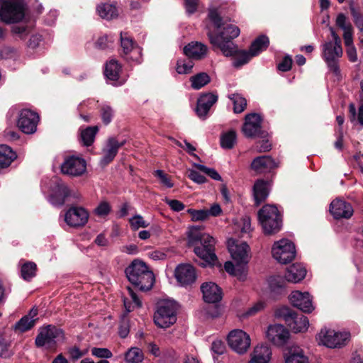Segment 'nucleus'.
Instances as JSON below:
<instances>
[{
	"label": "nucleus",
	"mask_w": 363,
	"mask_h": 363,
	"mask_svg": "<svg viewBox=\"0 0 363 363\" xmlns=\"http://www.w3.org/2000/svg\"><path fill=\"white\" fill-rule=\"evenodd\" d=\"M208 18L216 30H208L207 32V36L213 48L219 49L225 57H233V65L235 68H240L248 63L254 56L251 55L250 51L239 50L233 41L240 35V28L235 25L225 22L215 9L209 10Z\"/></svg>",
	"instance_id": "obj_1"
},
{
	"label": "nucleus",
	"mask_w": 363,
	"mask_h": 363,
	"mask_svg": "<svg viewBox=\"0 0 363 363\" xmlns=\"http://www.w3.org/2000/svg\"><path fill=\"white\" fill-rule=\"evenodd\" d=\"M215 239L203 233L198 227H191L187 233V245L194 248V252L201 259L199 264L202 267H213L218 262L215 253Z\"/></svg>",
	"instance_id": "obj_2"
},
{
	"label": "nucleus",
	"mask_w": 363,
	"mask_h": 363,
	"mask_svg": "<svg viewBox=\"0 0 363 363\" xmlns=\"http://www.w3.org/2000/svg\"><path fill=\"white\" fill-rule=\"evenodd\" d=\"M125 274L130 283L141 291H150L155 281V275L147 265L137 259L125 268Z\"/></svg>",
	"instance_id": "obj_3"
},
{
	"label": "nucleus",
	"mask_w": 363,
	"mask_h": 363,
	"mask_svg": "<svg viewBox=\"0 0 363 363\" xmlns=\"http://www.w3.org/2000/svg\"><path fill=\"white\" fill-rule=\"evenodd\" d=\"M258 219L265 235L277 233L282 227V216L274 205H264L258 211Z\"/></svg>",
	"instance_id": "obj_4"
},
{
	"label": "nucleus",
	"mask_w": 363,
	"mask_h": 363,
	"mask_svg": "<svg viewBox=\"0 0 363 363\" xmlns=\"http://www.w3.org/2000/svg\"><path fill=\"white\" fill-rule=\"evenodd\" d=\"M64 338L65 333L62 329L54 325H47L39 328L35 339V345L38 348L54 351L57 347V342Z\"/></svg>",
	"instance_id": "obj_5"
},
{
	"label": "nucleus",
	"mask_w": 363,
	"mask_h": 363,
	"mask_svg": "<svg viewBox=\"0 0 363 363\" xmlns=\"http://www.w3.org/2000/svg\"><path fill=\"white\" fill-rule=\"evenodd\" d=\"M25 17L22 0H0V19L6 23H14Z\"/></svg>",
	"instance_id": "obj_6"
},
{
	"label": "nucleus",
	"mask_w": 363,
	"mask_h": 363,
	"mask_svg": "<svg viewBox=\"0 0 363 363\" xmlns=\"http://www.w3.org/2000/svg\"><path fill=\"white\" fill-rule=\"evenodd\" d=\"M177 320V306L171 301H162L157 303L154 314V322L161 328H167L174 325Z\"/></svg>",
	"instance_id": "obj_7"
},
{
	"label": "nucleus",
	"mask_w": 363,
	"mask_h": 363,
	"mask_svg": "<svg viewBox=\"0 0 363 363\" xmlns=\"http://www.w3.org/2000/svg\"><path fill=\"white\" fill-rule=\"evenodd\" d=\"M276 314L283 318L286 324L295 333H303L307 330L309 321L306 316L302 313H298L289 307L279 308Z\"/></svg>",
	"instance_id": "obj_8"
},
{
	"label": "nucleus",
	"mask_w": 363,
	"mask_h": 363,
	"mask_svg": "<svg viewBox=\"0 0 363 363\" xmlns=\"http://www.w3.org/2000/svg\"><path fill=\"white\" fill-rule=\"evenodd\" d=\"M272 254L279 263L286 264L294 259L296 252L295 245L291 240L282 239L274 242Z\"/></svg>",
	"instance_id": "obj_9"
},
{
	"label": "nucleus",
	"mask_w": 363,
	"mask_h": 363,
	"mask_svg": "<svg viewBox=\"0 0 363 363\" xmlns=\"http://www.w3.org/2000/svg\"><path fill=\"white\" fill-rule=\"evenodd\" d=\"M350 337V333L336 332L333 330L323 328L318 333L317 340L323 345L330 348H335L345 345Z\"/></svg>",
	"instance_id": "obj_10"
},
{
	"label": "nucleus",
	"mask_w": 363,
	"mask_h": 363,
	"mask_svg": "<svg viewBox=\"0 0 363 363\" xmlns=\"http://www.w3.org/2000/svg\"><path fill=\"white\" fill-rule=\"evenodd\" d=\"M230 347L238 354L245 353L250 346V335L242 330H232L227 337Z\"/></svg>",
	"instance_id": "obj_11"
},
{
	"label": "nucleus",
	"mask_w": 363,
	"mask_h": 363,
	"mask_svg": "<svg viewBox=\"0 0 363 363\" xmlns=\"http://www.w3.org/2000/svg\"><path fill=\"white\" fill-rule=\"evenodd\" d=\"M38 114L30 109H23L20 111L17 125L23 133L32 134L36 131Z\"/></svg>",
	"instance_id": "obj_12"
},
{
	"label": "nucleus",
	"mask_w": 363,
	"mask_h": 363,
	"mask_svg": "<svg viewBox=\"0 0 363 363\" xmlns=\"http://www.w3.org/2000/svg\"><path fill=\"white\" fill-rule=\"evenodd\" d=\"M86 169V161L79 157L69 156L61 164V172L64 174L77 177L83 174Z\"/></svg>",
	"instance_id": "obj_13"
},
{
	"label": "nucleus",
	"mask_w": 363,
	"mask_h": 363,
	"mask_svg": "<svg viewBox=\"0 0 363 363\" xmlns=\"http://www.w3.org/2000/svg\"><path fill=\"white\" fill-rule=\"evenodd\" d=\"M88 219L89 213L83 207L72 206L67 211L65 215L66 223L74 228L84 226Z\"/></svg>",
	"instance_id": "obj_14"
},
{
	"label": "nucleus",
	"mask_w": 363,
	"mask_h": 363,
	"mask_svg": "<svg viewBox=\"0 0 363 363\" xmlns=\"http://www.w3.org/2000/svg\"><path fill=\"white\" fill-rule=\"evenodd\" d=\"M289 330L281 324L271 325L267 331V337L274 345L282 346L289 339Z\"/></svg>",
	"instance_id": "obj_15"
},
{
	"label": "nucleus",
	"mask_w": 363,
	"mask_h": 363,
	"mask_svg": "<svg viewBox=\"0 0 363 363\" xmlns=\"http://www.w3.org/2000/svg\"><path fill=\"white\" fill-rule=\"evenodd\" d=\"M71 191L61 179H57L50 195V202L55 206H62L70 196Z\"/></svg>",
	"instance_id": "obj_16"
},
{
	"label": "nucleus",
	"mask_w": 363,
	"mask_h": 363,
	"mask_svg": "<svg viewBox=\"0 0 363 363\" xmlns=\"http://www.w3.org/2000/svg\"><path fill=\"white\" fill-rule=\"evenodd\" d=\"M174 277L181 286L191 285L196 279L195 268L190 264H180L174 271Z\"/></svg>",
	"instance_id": "obj_17"
},
{
	"label": "nucleus",
	"mask_w": 363,
	"mask_h": 363,
	"mask_svg": "<svg viewBox=\"0 0 363 363\" xmlns=\"http://www.w3.org/2000/svg\"><path fill=\"white\" fill-rule=\"evenodd\" d=\"M218 95L211 92L203 93L197 100L195 111L201 119H205L212 107L218 101Z\"/></svg>",
	"instance_id": "obj_18"
},
{
	"label": "nucleus",
	"mask_w": 363,
	"mask_h": 363,
	"mask_svg": "<svg viewBox=\"0 0 363 363\" xmlns=\"http://www.w3.org/2000/svg\"><path fill=\"white\" fill-rule=\"evenodd\" d=\"M289 300L293 306L297 308L303 313H310L314 309L312 304V300L308 292L302 293L298 291H294L289 296Z\"/></svg>",
	"instance_id": "obj_19"
},
{
	"label": "nucleus",
	"mask_w": 363,
	"mask_h": 363,
	"mask_svg": "<svg viewBox=\"0 0 363 363\" xmlns=\"http://www.w3.org/2000/svg\"><path fill=\"white\" fill-rule=\"evenodd\" d=\"M352 205L341 199L333 200L330 205V213L336 220L341 218L349 219L353 215Z\"/></svg>",
	"instance_id": "obj_20"
},
{
	"label": "nucleus",
	"mask_w": 363,
	"mask_h": 363,
	"mask_svg": "<svg viewBox=\"0 0 363 363\" xmlns=\"http://www.w3.org/2000/svg\"><path fill=\"white\" fill-rule=\"evenodd\" d=\"M278 167L277 163L270 156L262 155L256 157L252 161L250 168L257 174L271 172Z\"/></svg>",
	"instance_id": "obj_21"
},
{
	"label": "nucleus",
	"mask_w": 363,
	"mask_h": 363,
	"mask_svg": "<svg viewBox=\"0 0 363 363\" xmlns=\"http://www.w3.org/2000/svg\"><path fill=\"white\" fill-rule=\"evenodd\" d=\"M203 301L209 303H217L223 298L222 289L214 282H205L201 286Z\"/></svg>",
	"instance_id": "obj_22"
},
{
	"label": "nucleus",
	"mask_w": 363,
	"mask_h": 363,
	"mask_svg": "<svg viewBox=\"0 0 363 363\" xmlns=\"http://www.w3.org/2000/svg\"><path fill=\"white\" fill-rule=\"evenodd\" d=\"M208 52V47L200 42H191L184 48L186 57L195 60L203 59Z\"/></svg>",
	"instance_id": "obj_23"
},
{
	"label": "nucleus",
	"mask_w": 363,
	"mask_h": 363,
	"mask_svg": "<svg viewBox=\"0 0 363 363\" xmlns=\"http://www.w3.org/2000/svg\"><path fill=\"white\" fill-rule=\"evenodd\" d=\"M250 250V246L245 242L231 246L229 248L231 257L235 262L248 263Z\"/></svg>",
	"instance_id": "obj_24"
},
{
	"label": "nucleus",
	"mask_w": 363,
	"mask_h": 363,
	"mask_svg": "<svg viewBox=\"0 0 363 363\" xmlns=\"http://www.w3.org/2000/svg\"><path fill=\"white\" fill-rule=\"evenodd\" d=\"M346 16L344 13H340L336 18L335 23L337 27L344 31L343 38L346 47L353 45V28L350 23H346Z\"/></svg>",
	"instance_id": "obj_25"
},
{
	"label": "nucleus",
	"mask_w": 363,
	"mask_h": 363,
	"mask_svg": "<svg viewBox=\"0 0 363 363\" xmlns=\"http://www.w3.org/2000/svg\"><path fill=\"white\" fill-rule=\"evenodd\" d=\"M121 69V65L113 59L106 64L104 73L106 78L112 82L111 84L113 85H121L122 84L121 82H118Z\"/></svg>",
	"instance_id": "obj_26"
},
{
	"label": "nucleus",
	"mask_w": 363,
	"mask_h": 363,
	"mask_svg": "<svg viewBox=\"0 0 363 363\" xmlns=\"http://www.w3.org/2000/svg\"><path fill=\"white\" fill-rule=\"evenodd\" d=\"M268 182L264 179H257L253 185L255 204L259 206L269 195Z\"/></svg>",
	"instance_id": "obj_27"
},
{
	"label": "nucleus",
	"mask_w": 363,
	"mask_h": 363,
	"mask_svg": "<svg viewBox=\"0 0 363 363\" xmlns=\"http://www.w3.org/2000/svg\"><path fill=\"white\" fill-rule=\"evenodd\" d=\"M306 275V269L300 264H293L285 272V279L288 282L297 283L303 280Z\"/></svg>",
	"instance_id": "obj_28"
},
{
	"label": "nucleus",
	"mask_w": 363,
	"mask_h": 363,
	"mask_svg": "<svg viewBox=\"0 0 363 363\" xmlns=\"http://www.w3.org/2000/svg\"><path fill=\"white\" fill-rule=\"evenodd\" d=\"M242 130L247 138H267L268 137V133L266 130H263L262 127L250 123L247 119L242 125Z\"/></svg>",
	"instance_id": "obj_29"
},
{
	"label": "nucleus",
	"mask_w": 363,
	"mask_h": 363,
	"mask_svg": "<svg viewBox=\"0 0 363 363\" xmlns=\"http://www.w3.org/2000/svg\"><path fill=\"white\" fill-rule=\"evenodd\" d=\"M342 48L340 45H335L333 41L325 42L323 45V57L324 60L341 57Z\"/></svg>",
	"instance_id": "obj_30"
},
{
	"label": "nucleus",
	"mask_w": 363,
	"mask_h": 363,
	"mask_svg": "<svg viewBox=\"0 0 363 363\" xmlns=\"http://www.w3.org/2000/svg\"><path fill=\"white\" fill-rule=\"evenodd\" d=\"M17 155L11 147L7 145H0V169L10 166L11 162L16 160Z\"/></svg>",
	"instance_id": "obj_31"
},
{
	"label": "nucleus",
	"mask_w": 363,
	"mask_h": 363,
	"mask_svg": "<svg viewBox=\"0 0 363 363\" xmlns=\"http://www.w3.org/2000/svg\"><path fill=\"white\" fill-rule=\"evenodd\" d=\"M96 11L102 18L106 20L116 18L118 16V10L113 4L102 3L97 6Z\"/></svg>",
	"instance_id": "obj_32"
},
{
	"label": "nucleus",
	"mask_w": 363,
	"mask_h": 363,
	"mask_svg": "<svg viewBox=\"0 0 363 363\" xmlns=\"http://www.w3.org/2000/svg\"><path fill=\"white\" fill-rule=\"evenodd\" d=\"M269 45V39L265 35H260L255 38L250 46L249 51L254 57L258 55L261 52L266 50Z\"/></svg>",
	"instance_id": "obj_33"
},
{
	"label": "nucleus",
	"mask_w": 363,
	"mask_h": 363,
	"mask_svg": "<svg viewBox=\"0 0 363 363\" xmlns=\"http://www.w3.org/2000/svg\"><path fill=\"white\" fill-rule=\"evenodd\" d=\"M118 152L117 147L108 138L106 143V149L104 150V156L101 159V164L103 166L109 164L113 162Z\"/></svg>",
	"instance_id": "obj_34"
},
{
	"label": "nucleus",
	"mask_w": 363,
	"mask_h": 363,
	"mask_svg": "<svg viewBox=\"0 0 363 363\" xmlns=\"http://www.w3.org/2000/svg\"><path fill=\"white\" fill-rule=\"evenodd\" d=\"M98 132L99 127L97 125L88 126L84 130H82L80 138L83 145L86 147L91 146L94 143L96 135Z\"/></svg>",
	"instance_id": "obj_35"
},
{
	"label": "nucleus",
	"mask_w": 363,
	"mask_h": 363,
	"mask_svg": "<svg viewBox=\"0 0 363 363\" xmlns=\"http://www.w3.org/2000/svg\"><path fill=\"white\" fill-rule=\"evenodd\" d=\"M285 277L271 276L269 279V286L272 293L275 294H281L286 284Z\"/></svg>",
	"instance_id": "obj_36"
},
{
	"label": "nucleus",
	"mask_w": 363,
	"mask_h": 363,
	"mask_svg": "<svg viewBox=\"0 0 363 363\" xmlns=\"http://www.w3.org/2000/svg\"><path fill=\"white\" fill-rule=\"evenodd\" d=\"M191 87L195 90H199L210 83L211 77L206 72H199L190 77Z\"/></svg>",
	"instance_id": "obj_37"
},
{
	"label": "nucleus",
	"mask_w": 363,
	"mask_h": 363,
	"mask_svg": "<svg viewBox=\"0 0 363 363\" xmlns=\"http://www.w3.org/2000/svg\"><path fill=\"white\" fill-rule=\"evenodd\" d=\"M237 134L235 130H230L220 135V143L223 149L231 150L236 143Z\"/></svg>",
	"instance_id": "obj_38"
},
{
	"label": "nucleus",
	"mask_w": 363,
	"mask_h": 363,
	"mask_svg": "<svg viewBox=\"0 0 363 363\" xmlns=\"http://www.w3.org/2000/svg\"><path fill=\"white\" fill-rule=\"evenodd\" d=\"M38 320V318L30 320L29 315H24L16 323L13 329L15 331L25 333L33 328Z\"/></svg>",
	"instance_id": "obj_39"
},
{
	"label": "nucleus",
	"mask_w": 363,
	"mask_h": 363,
	"mask_svg": "<svg viewBox=\"0 0 363 363\" xmlns=\"http://www.w3.org/2000/svg\"><path fill=\"white\" fill-rule=\"evenodd\" d=\"M120 38L121 47L122 49L121 56L122 57H123V55H128L130 51H133L135 48L138 46L133 38L127 36V33H123L121 32L120 34Z\"/></svg>",
	"instance_id": "obj_40"
},
{
	"label": "nucleus",
	"mask_w": 363,
	"mask_h": 363,
	"mask_svg": "<svg viewBox=\"0 0 363 363\" xmlns=\"http://www.w3.org/2000/svg\"><path fill=\"white\" fill-rule=\"evenodd\" d=\"M348 118L351 123L357 122L363 127V103L359 106L357 114L355 105L350 103L348 106Z\"/></svg>",
	"instance_id": "obj_41"
},
{
	"label": "nucleus",
	"mask_w": 363,
	"mask_h": 363,
	"mask_svg": "<svg viewBox=\"0 0 363 363\" xmlns=\"http://www.w3.org/2000/svg\"><path fill=\"white\" fill-rule=\"evenodd\" d=\"M272 351L267 345L257 346L254 349V355L252 359H256L263 363H268L270 360Z\"/></svg>",
	"instance_id": "obj_42"
},
{
	"label": "nucleus",
	"mask_w": 363,
	"mask_h": 363,
	"mask_svg": "<svg viewBox=\"0 0 363 363\" xmlns=\"http://www.w3.org/2000/svg\"><path fill=\"white\" fill-rule=\"evenodd\" d=\"M37 265L33 262H26L21 269V277L26 281H30L36 275Z\"/></svg>",
	"instance_id": "obj_43"
},
{
	"label": "nucleus",
	"mask_w": 363,
	"mask_h": 363,
	"mask_svg": "<svg viewBox=\"0 0 363 363\" xmlns=\"http://www.w3.org/2000/svg\"><path fill=\"white\" fill-rule=\"evenodd\" d=\"M191 60L192 59L189 58L188 57L179 59L177 62L176 67L177 73L180 74L191 73L194 65Z\"/></svg>",
	"instance_id": "obj_44"
},
{
	"label": "nucleus",
	"mask_w": 363,
	"mask_h": 363,
	"mask_svg": "<svg viewBox=\"0 0 363 363\" xmlns=\"http://www.w3.org/2000/svg\"><path fill=\"white\" fill-rule=\"evenodd\" d=\"M289 355L285 359V363H308V358L300 348L289 351Z\"/></svg>",
	"instance_id": "obj_45"
},
{
	"label": "nucleus",
	"mask_w": 363,
	"mask_h": 363,
	"mask_svg": "<svg viewBox=\"0 0 363 363\" xmlns=\"http://www.w3.org/2000/svg\"><path fill=\"white\" fill-rule=\"evenodd\" d=\"M233 104V111L235 113L243 112L247 106V101L240 94H233L229 96Z\"/></svg>",
	"instance_id": "obj_46"
},
{
	"label": "nucleus",
	"mask_w": 363,
	"mask_h": 363,
	"mask_svg": "<svg viewBox=\"0 0 363 363\" xmlns=\"http://www.w3.org/2000/svg\"><path fill=\"white\" fill-rule=\"evenodd\" d=\"M115 39L113 35L104 34L96 40L95 48L100 50L112 49L113 48Z\"/></svg>",
	"instance_id": "obj_47"
},
{
	"label": "nucleus",
	"mask_w": 363,
	"mask_h": 363,
	"mask_svg": "<svg viewBox=\"0 0 363 363\" xmlns=\"http://www.w3.org/2000/svg\"><path fill=\"white\" fill-rule=\"evenodd\" d=\"M349 9L356 27H363V13L360 8L355 6L354 1H351L349 4Z\"/></svg>",
	"instance_id": "obj_48"
},
{
	"label": "nucleus",
	"mask_w": 363,
	"mask_h": 363,
	"mask_svg": "<svg viewBox=\"0 0 363 363\" xmlns=\"http://www.w3.org/2000/svg\"><path fill=\"white\" fill-rule=\"evenodd\" d=\"M125 359L130 363H139L143 359V353L138 347H132L125 354Z\"/></svg>",
	"instance_id": "obj_49"
},
{
	"label": "nucleus",
	"mask_w": 363,
	"mask_h": 363,
	"mask_svg": "<svg viewBox=\"0 0 363 363\" xmlns=\"http://www.w3.org/2000/svg\"><path fill=\"white\" fill-rule=\"evenodd\" d=\"M100 116L103 123L105 125H108L111 121L114 116V111L108 105H103L100 108Z\"/></svg>",
	"instance_id": "obj_50"
},
{
	"label": "nucleus",
	"mask_w": 363,
	"mask_h": 363,
	"mask_svg": "<svg viewBox=\"0 0 363 363\" xmlns=\"http://www.w3.org/2000/svg\"><path fill=\"white\" fill-rule=\"evenodd\" d=\"M130 332L129 319L126 314H123L118 327V335L121 338H125Z\"/></svg>",
	"instance_id": "obj_51"
},
{
	"label": "nucleus",
	"mask_w": 363,
	"mask_h": 363,
	"mask_svg": "<svg viewBox=\"0 0 363 363\" xmlns=\"http://www.w3.org/2000/svg\"><path fill=\"white\" fill-rule=\"evenodd\" d=\"M154 177L160 179L162 184L167 188L174 186V183L171 180V176L165 173L163 170L157 169L152 173Z\"/></svg>",
	"instance_id": "obj_52"
},
{
	"label": "nucleus",
	"mask_w": 363,
	"mask_h": 363,
	"mask_svg": "<svg viewBox=\"0 0 363 363\" xmlns=\"http://www.w3.org/2000/svg\"><path fill=\"white\" fill-rule=\"evenodd\" d=\"M194 167H195L197 169L204 172L206 174L208 177H210L211 179L216 180V181H222V177L218 173V172L213 169L207 167L203 164H194Z\"/></svg>",
	"instance_id": "obj_53"
},
{
	"label": "nucleus",
	"mask_w": 363,
	"mask_h": 363,
	"mask_svg": "<svg viewBox=\"0 0 363 363\" xmlns=\"http://www.w3.org/2000/svg\"><path fill=\"white\" fill-rule=\"evenodd\" d=\"M123 58L128 62H135L138 64L142 62V49L138 46L130 51L128 55H123Z\"/></svg>",
	"instance_id": "obj_54"
},
{
	"label": "nucleus",
	"mask_w": 363,
	"mask_h": 363,
	"mask_svg": "<svg viewBox=\"0 0 363 363\" xmlns=\"http://www.w3.org/2000/svg\"><path fill=\"white\" fill-rule=\"evenodd\" d=\"M129 223L133 230H136L139 228H147L149 225V223L140 215L134 216L129 220Z\"/></svg>",
	"instance_id": "obj_55"
},
{
	"label": "nucleus",
	"mask_w": 363,
	"mask_h": 363,
	"mask_svg": "<svg viewBox=\"0 0 363 363\" xmlns=\"http://www.w3.org/2000/svg\"><path fill=\"white\" fill-rule=\"evenodd\" d=\"M247 264L248 263L236 262L233 276L237 277L239 280L244 281L247 276Z\"/></svg>",
	"instance_id": "obj_56"
},
{
	"label": "nucleus",
	"mask_w": 363,
	"mask_h": 363,
	"mask_svg": "<svg viewBox=\"0 0 363 363\" xmlns=\"http://www.w3.org/2000/svg\"><path fill=\"white\" fill-rule=\"evenodd\" d=\"M187 211L191 215L193 221L205 220L208 218L206 209L195 210L189 208Z\"/></svg>",
	"instance_id": "obj_57"
},
{
	"label": "nucleus",
	"mask_w": 363,
	"mask_h": 363,
	"mask_svg": "<svg viewBox=\"0 0 363 363\" xmlns=\"http://www.w3.org/2000/svg\"><path fill=\"white\" fill-rule=\"evenodd\" d=\"M91 354L98 358L108 359L113 356L112 352L107 348L93 347Z\"/></svg>",
	"instance_id": "obj_58"
},
{
	"label": "nucleus",
	"mask_w": 363,
	"mask_h": 363,
	"mask_svg": "<svg viewBox=\"0 0 363 363\" xmlns=\"http://www.w3.org/2000/svg\"><path fill=\"white\" fill-rule=\"evenodd\" d=\"M10 343L7 342L3 336H0V357L9 358L13 354L9 351Z\"/></svg>",
	"instance_id": "obj_59"
},
{
	"label": "nucleus",
	"mask_w": 363,
	"mask_h": 363,
	"mask_svg": "<svg viewBox=\"0 0 363 363\" xmlns=\"http://www.w3.org/2000/svg\"><path fill=\"white\" fill-rule=\"evenodd\" d=\"M293 60L289 55L284 57L282 60L277 65V69L281 72H288L291 70L292 67Z\"/></svg>",
	"instance_id": "obj_60"
},
{
	"label": "nucleus",
	"mask_w": 363,
	"mask_h": 363,
	"mask_svg": "<svg viewBox=\"0 0 363 363\" xmlns=\"http://www.w3.org/2000/svg\"><path fill=\"white\" fill-rule=\"evenodd\" d=\"M184 8L188 15H192L196 12L199 0H184Z\"/></svg>",
	"instance_id": "obj_61"
},
{
	"label": "nucleus",
	"mask_w": 363,
	"mask_h": 363,
	"mask_svg": "<svg viewBox=\"0 0 363 363\" xmlns=\"http://www.w3.org/2000/svg\"><path fill=\"white\" fill-rule=\"evenodd\" d=\"M96 215L99 216H107L111 211V206L106 201H103L94 210Z\"/></svg>",
	"instance_id": "obj_62"
},
{
	"label": "nucleus",
	"mask_w": 363,
	"mask_h": 363,
	"mask_svg": "<svg viewBox=\"0 0 363 363\" xmlns=\"http://www.w3.org/2000/svg\"><path fill=\"white\" fill-rule=\"evenodd\" d=\"M188 177L193 182L199 184H204L207 181V179L203 175L193 169L189 170Z\"/></svg>",
	"instance_id": "obj_63"
},
{
	"label": "nucleus",
	"mask_w": 363,
	"mask_h": 363,
	"mask_svg": "<svg viewBox=\"0 0 363 363\" xmlns=\"http://www.w3.org/2000/svg\"><path fill=\"white\" fill-rule=\"evenodd\" d=\"M264 308V303L262 301H258L253 306L248 308V310L243 314V317L252 316L262 311Z\"/></svg>",
	"instance_id": "obj_64"
}]
</instances>
